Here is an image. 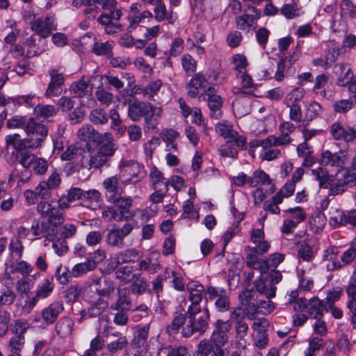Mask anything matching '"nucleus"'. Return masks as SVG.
Segmentation results:
<instances>
[{
    "label": "nucleus",
    "mask_w": 356,
    "mask_h": 356,
    "mask_svg": "<svg viewBox=\"0 0 356 356\" xmlns=\"http://www.w3.org/2000/svg\"><path fill=\"white\" fill-rule=\"evenodd\" d=\"M26 138H22L18 134L6 136L7 147L15 150H33L42 146L48 134V128L34 118L28 119L24 128Z\"/></svg>",
    "instance_id": "obj_1"
},
{
    "label": "nucleus",
    "mask_w": 356,
    "mask_h": 356,
    "mask_svg": "<svg viewBox=\"0 0 356 356\" xmlns=\"http://www.w3.org/2000/svg\"><path fill=\"white\" fill-rule=\"evenodd\" d=\"M114 206L107 207L102 212V217L108 222H122L129 220L134 217L131 211L133 200L131 197H116L109 201Z\"/></svg>",
    "instance_id": "obj_2"
},
{
    "label": "nucleus",
    "mask_w": 356,
    "mask_h": 356,
    "mask_svg": "<svg viewBox=\"0 0 356 356\" xmlns=\"http://www.w3.org/2000/svg\"><path fill=\"white\" fill-rule=\"evenodd\" d=\"M114 140H110L99 145L96 151L89 150V159L83 165L88 169H98L109 165V161L115 152Z\"/></svg>",
    "instance_id": "obj_3"
},
{
    "label": "nucleus",
    "mask_w": 356,
    "mask_h": 356,
    "mask_svg": "<svg viewBox=\"0 0 356 356\" xmlns=\"http://www.w3.org/2000/svg\"><path fill=\"white\" fill-rule=\"evenodd\" d=\"M200 312H186L187 321L181 331V336L188 338L195 333L203 334L209 327L210 312L207 307L204 309V314Z\"/></svg>",
    "instance_id": "obj_4"
},
{
    "label": "nucleus",
    "mask_w": 356,
    "mask_h": 356,
    "mask_svg": "<svg viewBox=\"0 0 356 356\" xmlns=\"http://www.w3.org/2000/svg\"><path fill=\"white\" fill-rule=\"evenodd\" d=\"M350 159V151L348 148L340 149L338 152L323 150L321 154V164L323 166L334 168L338 171H344L345 166Z\"/></svg>",
    "instance_id": "obj_5"
},
{
    "label": "nucleus",
    "mask_w": 356,
    "mask_h": 356,
    "mask_svg": "<svg viewBox=\"0 0 356 356\" xmlns=\"http://www.w3.org/2000/svg\"><path fill=\"white\" fill-rule=\"evenodd\" d=\"M356 182L355 175H350L348 171H338L334 175H330V178L325 188L328 189L329 195L336 196L342 194L348 186L353 185Z\"/></svg>",
    "instance_id": "obj_6"
},
{
    "label": "nucleus",
    "mask_w": 356,
    "mask_h": 356,
    "mask_svg": "<svg viewBox=\"0 0 356 356\" xmlns=\"http://www.w3.org/2000/svg\"><path fill=\"white\" fill-rule=\"evenodd\" d=\"M55 288L53 277H47L40 281L35 289V295L29 296L25 301L26 309L30 312L41 299L47 298L53 293Z\"/></svg>",
    "instance_id": "obj_7"
},
{
    "label": "nucleus",
    "mask_w": 356,
    "mask_h": 356,
    "mask_svg": "<svg viewBox=\"0 0 356 356\" xmlns=\"http://www.w3.org/2000/svg\"><path fill=\"white\" fill-rule=\"evenodd\" d=\"M59 226L60 225L48 220L34 219L31 223V232L35 239L44 238L46 240L51 241L56 237Z\"/></svg>",
    "instance_id": "obj_8"
},
{
    "label": "nucleus",
    "mask_w": 356,
    "mask_h": 356,
    "mask_svg": "<svg viewBox=\"0 0 356 356\" xmlns=\"http://www.w3.org/2000/svg\"><path fill=\"white\" fill-rule=\"evenodd\" d=\"M329 131L335 140L350 144L356 140V124L350 126L341 121H336L330 125Z\"/></svg>",
    "instance_id": "obj_9"
},
{
    "label": "nucleus",
    "mask_w": 356,
    "mask_h": 356,
    "mask_svg": "<svg viewBox=\"0 0 356 356\" xmlns=\"http://www.w3.org/2000/svg\"><path fill=\"white\" fill-rule=\"evenodd\" d=\"M134 229L130 222L125 223L121 228L114 226L108 229L105 236V242L109 246L118 248L124 247V238L129 235Z\"/></svg>",
    "instance_id": "obj_10"
},
{
    "label": "nucleus",
    "mask_w": 356,
    "mask_h": 356,
    "mask_svg": "<svg viewBox=\"0 0 356 356\" xmlns=\"http://www.w3.org/2000/svg\"><path fill=\"white\" fill-rule=\"evenodd\" d=\"M206 300H213L214 307L218 312L225 313L230 309V299L226 290L222 288H216L213 286H209L206 289Z\"/></svg>",
    "instance_id": "obj_11"
},
{
    "label": "nucleus",
    "mask_w": 356,
    "mask_h": 356,
    "mask_svg": "<svg viewBox=\"0 0 356 356\" xmlns=\"http://www.w3.org/2000/svg\"><path fill=\"white\" fill-rule=\"evenodd\" d=\"M142 6L138 3H132L128 12L127 19L128 25L127 31L129 33H132L138 28L142 29V26L140 24L143 22L145 19H152L153 14L148 10L141 11Z\"/></svg>",
    "instance_id": "obj_12"
},
{
    "label": "nucleus",
    "mask_w": 356,
    "mask_h": 356,
    "mask_svg": "<svg viewBox=\"0 0 356 356\" xmlns=\"http://www.w3.org/2000/svg\"><path fill=\"white\" fill-rule=\"evenodd\" d=\"M33 270V266L25 261L17 262L8 261L6 263L5 273L2 277V282L5 284H12L15 280L14 275L15 273H21L23 277H28Z\"/></svg>",
    "instance_id": "obj_13"
},
{
    "label": "nucleus",
    "mask_w": 356,
    "mask_h": 356,
    "mask_svg": "<svg viewBox=\"0 0 356 356\" xmlns=\"http://www.w3.org/2000/svg\"><path fill=\"white\" fill-rule=\"evenodd\" d=\"M232 328L229 321L217 319L213 323V329L209 341L213 345H226L229 341V333Z\"/></svg>",
    "instance_id": "obj_14"
},
{
    "label": "nucleus",
    "mask_w": 356,
    "mask_h": 356,
    "mask_svg": "<svg viewBox=\"0 0 356 356\" xmlns=\"http://www.w3.org/2000/svg\"><path fill=\"white\" fill-rule=\"evenodd\" d=\"M187 290L189 293L188 300L190 305L188 306L186 312H201L200 302L203 299V295H206V289L202 284L192 283L188 285Z\"/></svg>",
    "instance_id": "obj_15"
},
{
    "label": "nucleus",
    "mask_w": 356,
    "mask_h": 356,
    "mask_svg": "<svg viewBox=\"0 0 356 356\" xmlns=\"http://www.w3.org/2000/svg\"><path fill=\"white\" fill-rule=\"evenodd\" d=\"M78 135L81 140L85 142H94L99 145L113 139L111 133L106 132L101 134L90 124L83 125L79 130Z\"/></svg>",
    "instance_id": "obj_16"
},
{
    "label": "nucleus",
    "mask_w": 356,
    "mask_h": 356,
    "mask_svg": "<svg viewBox=\"0 0 356 356\" xmlns=\"http://www.w3.org/2000/svg\"><path fill=\"white\" fill-rule=\"evenodd\" d=\"M37 211L47 220L61 225L65 219L62 213L47 201H41L37 205Z\"/></svg>",
    "instance_id": "obj_17"
},
{
    "label": "nucleus",
    "mask_w": 356,
    "mask_h": 356,
    "mask_svg": "<svg viewBox=\"0 0 356 356\" xmlns=\"http://www.w3.org/2000/svg\"><path fill=\"white\" fill-rule=\"evenodd\" d=\"M88 284L99 296H109L115 290L113 281L106 277L93 276Z\"/></svg>",
    "instance_id": "obj_18"
},
{
    "label": "nucleus",
    "mask_w": 356,
    "mask_h": 356,
    "mask_svg": "<svg viewBox=\"0 0 356 356\" xmlns=\"http://www.w3.org/2000/svg\"><path fill=\"white\" fill-rule=\"evenodd\" d=\"M31 29L42 38H47L52 31L56 29L54 19L51 16H46L44 19L38 18L31 23Z\"/></svg>",
    "instance_id": "obj_19"
},
{
    "label": "nucleus",
    "mask_w": 356,
    "mask_h": 356,
    "mask_svg": "<svg viewBox=\"0 0 356 356\" xmlns=\"http://www.w3.org/2000/svg\"><path fill=\"white\" fill-rule=\"evenodd\" d=\"M296 129V126L290 122H284L279 125L280 135H270V139L274 147L286 145L292 142L290 135Z\"/></svg>",
    "instance_id": "obj_20"
},
{
    "label": "nucleus",
    "mask_w": 356,
    "mask_h": 356,
    "mask_svg": "<svg viewBox=\"0 0 356 356\" xmlns=\"http://www.w3.org/2000/svg\"><path fill=\"white\" fill-rule=\"evenodd\" d=\"M238 298L248 315H253L258 312V296L254 289H246L239 294Z\"/></svg>",
    "instance_id": "obj_21"
},
{
    "label": "nucleus",
    "mask_w": 356,
    "mask_h": 356,
    "mask_svg": "<svg viewBox=\"0 0 356 356\" xmlns=\"http://www.w3.org/2000/svg\"><path fill=\"white\" fill-rule=\"evenodd\" d=\"M63 309V305L58 301H54L42 309L40 317L44 324L47 326L54 324Z\"/></svg>",
    "instance_id": "obj_22"
},
{
    "label": "nucleus",
    "mask_w": 356,
    "mask_h": 356,
    "mask_svg": "<svg viewBox=\"0 0 356 356\" xmlns=\"http://www.w3.org/2000/svg\"><path fill=\"white\" fill-rule=\"evenodd\" d=\"M149 325H145L137 331L131 343L130 351L134 356H139L145 350L148 338Z\"/></svg>",
    "instance_id": "obj_23"
},
{
    "label": "nucleus",
    "mask_w": 356,
    "mask_h": 356,
    "mask_svg": "<svg viewBox=\"0 0 356 356\" xmlns=\"http://www.w3.org/2000/svg\"><path fill=\"white\" fill-rule=\"evenodd\" d=\"M150 109L151 104L135 101L129 103L127 115L132 121L139 122Z\"/></svg>",
    "instance_id": "obj_24"
},
{
    "label": "nucleus",
    "mask_w": 356,
    "mask_h": 356,
    "mask_svg": "<svg viewBox=\"0 0 356 356\" xmlns=\"http://www.w3.org/2000/svg\"><path fill=\"white\" fill-rule=\"evenodd\" d=\"M250 241L254 246L250 247L252 251L258 254H264L270 248V243L265 240V234L263 229H253L250 233Z\"/></svg>",
    "instance_id": "obj_25"
},
{
    "label": "nucleus",
    "mask_w": 356,
    "mask_h": 356,
    "mask_svg": "<svg viewBox=\"0 0 356 356\" xmlns=\"http://www.w3.org/2000/svg\"><path fill=\"white\" fill-rule=\"evenodd\" d=\"M249 10L252 11V14L245 13L235 18L236 26L238 29L249 31L252 26L254 22L260 17L261 11L256 7L251 6L249 8Z\"/></svg>",
    "instance_id": "obj_26"
},
{
    "label": "nucleus",
    "mask_w": 356,
    "mask_h": 356,
    "mask_svg": "<svg viewBox=\"0 0 356 356\" xmlns=\"http://www.w3.org/2000/svg\"><path fill=\"white\" fill-rule=\"evenodd\" d=\"M83 198V189L79 187H72L67 191L66 194H63L58 200V207L60 209H67L70 204L76 200H81Z\"/></svg>",
    "instance_id": "obj_27"
},
{
    "label": "nucleus",
    "mask_w": 356,
    "mask_h": 356,
    "mask_svg": "<svg viewBox=\"0 0 356 356\" xmlns=\"http://www.w3.org/2000/svg\"><path fill=\"white\" fill-rule=\"evenodd\" d=\"M259 184L268 186L269 189L268 191L270 193H273L275 190L272 183V179L270 178L269 175L262 170H255L249 180V186L250 187H257Z\"/></svg>",
    "instance_id": "obj_28"
},
{
    "label": "nucleus",
    "mask_w": 356,
    "mask_h": 356,
    "mask_svg": "<svg viewBox=\"0 0 356 356\" xmlns=\"http://www.w3.org/2000/svg\"><path fill=\"white\" fill-rule=\"evenodd\" d=\"M102 186L106 191L107 201L121 195L120 192V178L116 175L105 179L102 183Z\"/></svg>",
    "instance_id": "obj_29"
},
{
    "label": "nucleus",
    "mask_w": 356,
    "mask_h": 356,
    "mask_svg": "<svg viewBox=\"0 0 356 356\" xmlns=\"http://www.w3.org/2000/svg\"><path fill=\"white\" fill-rule=\"evenodd\" d=\"M249 330L248 325L245 321H240L234 324L235 337L236 341L235 342V348L236 349H246V339L245 337L248 335Z\"/></svg>",
    "instance_id": "obj_30"
},
{
    "label": "nucleus",
    "mask_w": 356,
    "mask_h": 356,
    "mask_svg": "<svg viewBox=\"0 0 356 356\" xmlns=\"http://www.w3.org/2000/svg\"><path fill=\"white\" fill-rule=\"evenodd\" d=\"M132 307L130 292L127 289L118 291V298L111 305V309L116 311H129Z\"/></svg>",
    "instance_id": "obj_31"
},
{
    "label": "nucleus",
    "mask_w": 356,
    "mask_h": 356,
    "mask_svg": "<svg viewBox=\"0 0 356 356\" xmlns=\"http://www.w3.org/2000/svg\"><path fill=\"white\" fill-rule=\"evenodd\" d=\"M334 74L337 76V83L339 86H346L353 76L350 68L344 63L335 65Z\"/></svg>",
    "instance_id": "obj_32"
},
{
    "label": "nucleus",
    "mask_w": 356,
    "mask_h": 356,
    "mask_svg": "<svg viewBox=\"0 0 356 356\" xmlns=\"http://www.w3.org/2000/svg\"><path fill=\"white\" fill-rule=\"evenodd\" d=\"M138 254L139 251L135 248H129L118 252L114 258L115 261L111 268L115 269L122 264L135 262Z\"/></svg>",
    "instance_id": "obj_33"
},
{
    "label": "nucleus",
    "mask_w": 356,
    "mask_h": 356,
    "mask_svg": "<svg viewBox=\"0 0 356 356\" xmlns=\"http://www.w3.org/2000/svg\"><path fill=\"white\" fill-rule=\"evenodd\" d=\"M102 195L97 189L83 190L82 204L91 209L100 206Z\"/></svg>",
    "instance_id": "obj_34"
},
{
    "label": "nucleus",
    "mask_w": 356,
    "mask_h": 356,
    "mask_svg": "<svg viewBox=\"0 0 356 356\" xmlns=\"http://www.w3.org/2000/svg\"><path fill=\"white\" fill-rule=\"evenodd\" d=\"M253 285L254 291L266 298L270 299L275 296L276 287L273 284L268 283L264 279L260 278L255 280Z\"/></svg>",
    "instance_id": "obj_35"
},
{
    "label": "nucleus",
    "mask_w": 356,
    "mask_h": 356,
    "mask_svg": "<svg viewBox=\"0 0 356 356\" xmlns=\"http://www.w3.org/2000/svg\"><path fill=\"white\" fill-rule=\"evenodd\" d=\"M339 254V248L336 246H330L327 248L323 254V259L324 261H331L332 264L327 266L330 270H339L343 267V265L337 259Z\"/></svg>",
    "instance_id": "obj_36"
},
{
    "label": "nucleus",
    "mask_w": 356,
    "mask_h": 356,
    "mask_svg": "<svg viewBox=\"0 0 356 356\" xmlns=\"http://www.w3.org/2000/svg\"><path fill=\"white\" fill-rule=\"evenodd\" d=\"M73 327L74 321L70 318L63 317L57 321L54 330L60 337L66 338L72 334Z\"/></svg>",
    "instance_id": "obj_37"
},
{
    "label": "nucleus",
    "mask_w": 356,
    "mask_h": 356,
    "mask_svg": "<svg viewBox=\"0 0 356 356\" xmlns=\"http://www.w3.org/2000/svg\"><path fill=\"white\" fill-rule=\"evenodd\" d=\"M324 305L323 301L317 297L312 298L308 302L307 314L312 318H318L323 317Z\"/></svg>",
    "instance_id": "obj_38"
},
{
    "label": "nucleus",
    "mask_w": 356,
    "mask_h": 356,
    "mask_svg": "<svg viewBox=\"0 0 356 356\" xmlns=\"http://www.w3.org/2000/svg\"><path fill=\"white\" fill-rule=\"evenodd\" d=\"M149 179L154 189H168L169 180L165 178L163 173L156 168H151Z\"/></svg>",
    "instance_id": "obj_39"
},
{
    "label": "nucleus",
    "mask_w": 356,
    "mask_h": 356,
    "mask_svg": "<svg viewBox=\"0 0 356 356\" xmlns=\"http://www.w3.org/2000/svg\"><path fill=\"white\" fill-rule=\"evenodd\" d=\"M160 137L165 143V151L177 152V145L175 142L178 138L179 133L173 129H165L160 133Z\"/></svg>",
    "instance_id": "obj_40"
},
{
    "label": "nucleus",
    "mask_w": 356,
    "mask_h": 356,
    "mask_svg": "<svg viewBox=\"0 0 356 356\" xmlns=\"http://www.w3.org/2000/svg\"><path fill=\"white\" fill-rule=\"evenodd\" d=\"M207 100L210 109V117L214 119H220L222 115V99L219 95H210Z\"/></svg>",
    "instance_id": "obj_41"
},
{
    "label": "nucleus",
    "mask_w": 356,
    "mask_h": 356,
    "mask_svg": "<svg viewBox=\"0 0 356 356\" xmlns=\"http://www.w3.org/2000/svg\"><path fill=\"white\" fill-rule=\"evenodd\" d=\"M297 254L299 259L310 262L315 258L316 252L310 244L303 241L298 245Z\"/></svg>",
    "instance_id": "obj_42"
},
{
    "label": "nucleus",
    "mask_w": 356,
    "mask_h": 356,
    "mask_svg": "<svg viewBox=\"0 0 356 356\" xmlns=\"http://www.w3.org/2000/svg\"><path fill=\"white\" fill-rule=\"evenodd\" d=\"M102 9L104 10H108L109 13H104L99 17L97 22L99 24H107L111 22H118L122 16L121 9L117 8V3H115V6L112 8Z\"/></svg>",
    "instance_id": "obj_43"
},
{
    "label": "nucleus",
    "mask_w": 356,
    "mask_h": 356,
    "mask_svg": "<svg viewBox=\"0 0 356 356\" xmlns=\"http://www.w3.org/2000/svg\"><path fill=\"white\" fill-rule=\"evenodd\" d=\"M163 110L160 106H154L151 104V109L144 116L145 122L148 129H154L158 125V122L161 117Z\"/></svg>",
    "instance_id": "obj_44"
},
{
    "label": "nucleus",
    "mask_w": 356,
    "mask_h": 356,
    "mask_svg": "<svg viewBox=\"0 0 356 356\" xmlns=\"http://www.w3.org/2000/svg\"><path fill=\"white\" fill-rule=\"evenodd\" d=\"M133 282L130 286L129 292L134 295L140 296L143 294L147 289V282L145 277L140 274H134L132 276Z\"/></svg>",
    "instance_id": "obj_45"
},
{
    "label": "nucleus",
    "mask_w": 356,
    "mask_h": 356,
    "mask_svg": "<svg viewBox=\"0 0 356 356\" xmlns=\"http://www.w3.org/2000/svg\"><path fill=\"white\" fill-rule=\"evenodd\" d=\"M329 49L327 50L325 57L326 63L331 67L338 59V57L345 52V49L341 46H336L334 40L329 42Z\"/></svg>",
    "instance_id": "obj_46"
},
{
    "label": "nucleus",
    "mask_w": 356,
    "mask_h": 356,
    "mask_svg": "<svg viewBox=\"0 0 356 356\" xmlns=\"http://www.w3.org/2000/svg\"><path fill=\"white\" fill-rule=\"evenodd\" d=\"M312 270V268L309 267L307 273L305 269L300 270L298 272L300 289L309 291L313 288L314 281L312 276L309 275Z\"/></svg>",
    "instance_id": "obj_47"
},
{
    "label": "nucleus",
    "mask_w": 356,
    "mask_h": 356,
    "mask_svg": "<svg viewBox=\"0 0 356 356\" xmlns=\"http://www.w3.org/2000/svg\"><path fill=\"white\" fill-rule=\"evenodd\" d=\"M96 268V264L93 261L87 259L85 262L76 264L71 269V274L74 277H79Z\"/></svg>",
    "instance_id": "obj_48"
},
{
    "label": "nucleus",
    "mask_w": 356,
    "mask_h": 356,
    "mask_svg": "<svg viewBox=\"0 0 356 356\" xmlns=\"http://www.w3.org/2000/svg\"><path fill=\"white\" fill-rule=\"evenodd\" d=\"M16 151L18 153L17 158L19 163L24 168L25 170H29L30 168H32L38 156L26 150Z\"/></svg>",
    "instance_id": "obj_49"
},
{
    "label": "nucleus",
    "mask_w": 356,
    "mask_h": 356,
    "mask_svg": "<svg viewBox=\"0 0 356 356\" xmlns=\"http://www.w3.org/2000/svg\"><path fill=\"white\" fill-rule=\"evenodd\" d=\"M16 151L18 153L17 158L19 163L24 168L25 170H29L30 168H32L38 156L26 150Z\"/></svg>",
    "instance_id": "obj_50"
},
{
    "label": "nucleus",
    "mask_w": 356,
    "mask_h": 356,
    "mask_svg": "<svg viewBox=\"0 0 356 356\" xmlns=\"http://www.w3.org/2000/svg\"><path fill=\"white\" fill-rule=\"evenodd\" d=\"M95 97L102 106L108 107L113 102L114 95L103 86H99L95 90Z\"/></svg>",
    "instance_id": "obj_51"
},
{
    "label": "nucleus",
    "mask_w": 356,
    "mask_h": 356,
    "mask_svg": "<svg viewBox=\"0 0 356 356\" xmlns=\"http://www.w3.org/2000/svg\"><path fill=\"white\" fill-rule=\"evenodd\" d=\"M57 113V109L53 105L38 104L35 108L36 117L42 119H48L53 117Z\"/></svg>",
    "instance_id": "obj_52"
},
{
    "label": "nucleus",
    "mask_w": 356,
    "mask_h": 356,
    "mask_svg": "<svg viewBox=\"0 0 356 356\" xmlns=\"http://www.w3.org/2000/svg\"><path fill=\"white\" fill-rule=\"evenodd\" d=\"M30 327L29 323L24 318L17 319L10 325V332L14 335L24 336Z\"/></svg>",
    "instance_id": "obj_53"
},
{
    "label": "nucleus",
    "mask_w": 356,
    "mask_h": 356,
    "mask_svg": "<svg viewBox=\"0 0 356 356\" xmlns=\"http://www.w3.org/2000/svg\"><path fill=\"white\" fill-rule=\"evenodd\" d=\"M312 175L318 181L319 186L325 188L330 178L328 171L323 167H318L312 170Z\"/></svg>",
    "instance_id": "obj_54"
},
{
    "label": "nucleus",
    "mask_w": 356,
    "mask_h": 356,
    "mask_svg": "<svg viewBox=\"0 0 356 356\" xmlns=\"http://www.w3.org/2000/svg\"><path fill=\"white\" fill-rule=\"evenodd\" d=\"M90 120L95 124H105L108 121V116L103 108H95L89 115Z\"/></svg>",
    "instance_id": "obj_55"
},
{
    "label": "nucleus",
    "mask_w": 356,
    "mask_h": 356,
    "mask_svg": "<svg viewBox=\"0 0 356 356\" xmlns=\"http://www.w3.org/2000/svg\"><path fill=\"white\" fill-rule=\"evenodd\" d=\"M305 94V92L303 88H295L286 95L284 102L286 104H298V102L304 97Z\"/></svg>",
    "instance_id": "obj_56"
},
{
    "label": "nucleus",
    "mask_w": 356,
    "mask_h": 356,
    "mask_svg": "<svg viewBox=\"0 0 356 356\" xmlns=\"http://www.w3.org/2000/svg\"><path fill=\"white\" fill-rule=\"evenodd\" d=\"M3 284L5 287L1 291V295L0 296V303L3 305H11L16 299V293L8 285Z\"/></svg>",
    "instance_id": "obj_57"
},
{
    "label": "nucleus",
    "mask_w": 356,
    "mask_h": 356,
    "mask_svg": "<svg viewBox=\"0 0 356 356\" xmlns=\"http://www.w3.org/2000/svg\"><path fill=\"white\" fill-rule=\"evenodd\" d=\"M55 277L61 284H67L70 279L74 277L71 274V270L66 266L63 267L62 264L57 266Z\"/></svg>",
    "instance_id": "obj_58"
},
{
    "label": "nucleus",
    "mask_w": 356,
    "mask_h": 356,
    "mask_svg": "<svg viewBox=\"0 0 356 356\" xmlns=\"http://www.w3.org/2000/svg\"><path fill=\"white\" fill-rule=\"evenodd\" d=\"M88 83L83 79L74 82L70 88V91L76 97H84L88 94Z\"/></svg>",
    "instance_id": "obj_59"
},
{
    "label": "nucleus",
    "mask_w": 356,
    "mask_h": 356,
    "mask_svg": "<svg viewBox=\"0 0 356 356\" xmlns=\"http://www.w3.org/2000/svg\"><path fill=\"white\" fill-rule=\"evenodd\" d=\"M102 79H105L106 84L113 88L117 91H120L124 87V83L118 76L110 72L102 76Z\"/></svg>",
    "instance_id": "obj_60"
},
{
    "label": "nucleus",
    "mask_w": 356,
    "mask_h": 356,
    "mask_svg": "<svg viewBox=\"0 0 356 356\" xmlns=\"http://www.w3.org/2000/svg\"><path fill=\"white\" fill-rule=\"evenodd\" d=\"M162 86V81L159 79L150 81L145 88V95L154 101V97L157 95Z\"/></svg>",
    "instance_id": "obj_61"
},
{
    "label": "nucleus",
    "mask_w": 356,
    "mask_h": 356,
    "mask_svg": "<svg viewBox=\"0 0 356 356\" xmlns=\"http://www.w3.org/2000/svg\"><path fill=\"white\" fill-rule=\"evenodd\" d=\"M187 321L186 313L177 314L171 322V324L168 327V330L170 332L177 333L181 327L185 325Z\"/></svg>",
    "instance_id": "obj_62"
},
{
    "label": "nucleus",
    "mask_w": 356,
    "mask_h": 356,
    "mask_svg": "<svg viewBox=\"0 0 356 356\" xmlns=\"http://www.w3.org/2000/svg\"><path fill=\"white\" fill-rule=\"evenodd\" d=\"M269 327V322L265 318H258L254 320L252 328L254 331L253 334H267Z\"/></svg>",
    "instance_id": "obj_63"
},
{
    "label": "nucleus",
    "mask_w": 356,
    "mask_h": 356,
    "mask_svg": "<svg viewBox=\"0 0 356 356\" xmlns=\"http://www.w3.org/2000/svg\"><path fill=\"white\" fill-rule=\"evenodd\" d=\"M8 249L12 255L19 259L23 254L24 246L20 239L18 238H12L8 245Z\"/></svg>",
    "instance_id": "obj_64"
}]
</instances>
